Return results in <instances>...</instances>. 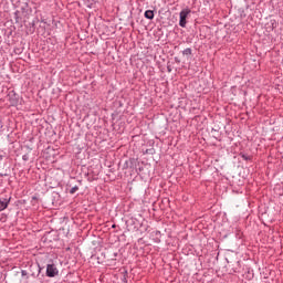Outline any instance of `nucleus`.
I'll return each mask as SVG.
<instances>
[{
	"label": "nucleus",
	"mask_w": 283,
	"mask_h": 283,
	"mask_svg": "<svg viewBox=\"0 0 283 283\" xmlns=\"http://www.w3.org/2000/svg\"><path fill=\"white\" fill-rule=\"evenodd\" d=\"M21 275H22V277H25V280H28V271L22 270Z\"/></svg>",
	"instance_id": "obj_6"
},
{
	"label": "nucleus",
	"mask_w": 283,
	"mask_h": 283,
	"mask_svg": "<svg viewBox=\"0 0 283 283\" xmlns=\"http://www.w3.org/2000/svg\"><path fill=\"white\" fill-rule=\"evenodd\" d=\"M191 14V10L185 9L179 13L180 20H179V25L180 28H186L187 27V17Z\"/></svg>",
	"instance_id": "obj_1"
},
{
	"label": "nucleus",
	"mask_w": 283,
	"mask_h": 283,
	"mask_svg": "<svg viewBox=\"0 0 283 283\" xmlns=\"http://www.w3.org/2000/svg\"><path fill=\"white\" fill-rule=\"evenodd\" d=\"M46 275L48 277H55V275H59V269H56L55 264H49L46 266Z\"/></svg>",
	"instance_id": "obj_2"
},
{
	"label": "nucleus",
	"mask_w": 283,
	"mask_h": 283,
	"mask_svg": "<svg viewBox=\"0 0 283 283\" xmlns=\"http://www.w3.org/2000/svg\"><path fill=\"white\" fill-rule=\"evenodd\" d=\"M76 191H78V187L75 186L71 189L70 193H76Z\"/></svg>",
	"instance_id": "obj_7"
},
{
	"label": "nucleus",
	"mask_w": 283,
	"mask_h": 283,
	"mask_svg": "<svg viewBox=\"0 0 283 283\" xmlns=\"http://www.w3.org/2000/svg\"><path fill=\"white\" fill-rule=\"evenodd\" d=\"M144 17H146V19H149L151 21V19H154V12L151 10H147L145 11Z\"/></svg>",
	"instance_id": "obj_4"
},
{
	"label": "nucleus",
	"mask_w": 283,
	"mask_h": 283,
	"mask_svg": "<svg viewBox=\"0 0 283 283\" xmlns=\"http://www.w3.org/2000/svg\"><path fill=\"white\" fill-rule=\"evenodd\" d=\"M8 209V200L0 199V211Z\"/></svg>",
	"instance_id": "obj_3"
},
{
	"label": "nucleus",
	"mask_w": 283,
	"mask_h": 283,
	"mask_svg": "<svg viewBox=\"0 0 283 283\" xmlns=\"http://www.w3.org/2000/svg\"><path fill=\"white\" fill-rule=\"evenodd\" d=\"M184 56H191V49H186L182 51Z\"/></svg>",
	"instance_id": "obj_5"
}]
</instances>
